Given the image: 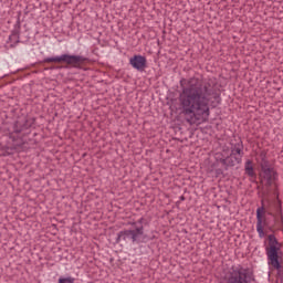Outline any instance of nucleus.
I'll return each instance as SVG.
<instances>
[{
  "mask_svg": "<svg viewBox=\"0 0 283 283\" xmlns=\"http://www.w3.org/2000/svg\"><path fill=\"white\" fill-rule=\"evenodd\" d=\"M275 169L269 166V161H263L261 164V182H264L265 187H271L275 182Z\"/></svg>",
  "mask_w": 283,
  "mask_h": 283,
  "instance_id": "7",
  "label": "nucleus"
},
{
  "mask_svg": "<svg viewBox=\"0 0 283 283\" xmlns=\"http://www.w3.org/2000/svg\"><path fill=\"white\" fill-rule=\"evenodd\" d=\"M247 270L242 266H232L224 277L226 283H249Z\"/></svg>",
  "mask_w": 283,
  "mask_h": 283,
  "instance_id": "6",
  "label": "nucleus"
},
{
  "mask_svg": "<svg viewBox=\"0 0 283 283\" xmlns=\"http://www.w3.org/2000/svg\"><path fill=\"white\" fill-rule=\"evenodd\" d=\"M143 222H145V218H140L137 222H130L135 230H124L120 231L117 235V241L119 240H127V238H132L133 242L138 240V237L145 233V228L143 227Z\"/></svg>",
  "mask_w": 283,
  "mask_h": 283,
  "instance_id": "5",
  "label": "nucleus"
},
{
  "mask_svg": "<svg viewBox=\"0 0 283 283\" xmlns=\"http://www.w3.org/2000/svg\"><path fill=\"white\" fill-rule=\"evenodd\" d=\"M59 283H74V277L69 276V277H60Z\"/></svg>",
  "mask_w": 283,
  "mask_h": 283,
  "instance_id": "13",
  "label": "nucleus"
},
{
  "mask_svg": "<svg viewBox=\"0 0 283 283\" xmlns=\"http://www.w3.org/2000/svg\"><path fill=\"white\" fill-rule=\"evenodd\" d=\"M231 157H232V158L234 157L235 163H237L238 165H240V163H242V148L235 147V148L232 150Z\"/></svg>",
  "mask_w": 283,
  "mask_h": 283,
  "instance_id": "11",
  "label": "nucleus"
},
{
  "mask_svg": "<svg viewBox=\"0 0 283 283\" xmlns=\"http://www.w3.org/2000/svg\"><path fill=\"white\" fill-rule=\"evenodd\" d=\"M182 92L179 101L182 107H218L220 105V85L209 80L199 85L198 78L181 80Z\"/></svg>",
  "mask_w": 283,
  "mask_h": 283,
  "instance_id": "1",
  "label": "nucleus"
},
{
  "mask_svg": "<svg viewBox=\"0 0 283 283\" xmlns=\"http://www.w3.org/2000/svg\"><path fill=\"white\" fill-rule=\"evenodd\" d=\"M264 227H266V208L262 200V206L256 209V231L260 238H264Z\"/></svg>",
  "mask_w": 283,
  "mask_h": 283,
  "instance_id": "8",
  "label": "nucleus"
},
{
  "mask_svg": "<svg viewBox=\"0 0 283 283\" xmlns=\"http://www.w3.org/2000/svg\"><path fill=\"white\" fill-rule=\"evenodd\" d=\"M185 119L189 125H202L209 119V108L191 107L184 111Z\"/></svg>",
  "mask_w": 283,
  "mask_h": 283,
  "instance_id": "2",
  "label": "nucleus"
},
{
  "mask_svg": "<svg viewBox=\"0 0 283 283\" xmlns=\"http://www.w3.org/2000/svg\"><path fill=\"white\" fill-rule=\"evenodd\" d=\"M268 240L270 245L269 248H266L269 264H271L273 269H276V271H280V269H282V264L280 263V243L273 234H270L268 237Z\"/></svg>",
  "mask_w": 283,
  "mask_h": 283,
  "instance_id": "3",
  "label": "nucleus"
},
{
  "mask_svg": "<svg viewBox=\"0 0 283 283\" xmlns=\"http://www.w3.org/2000/svg\"><path fill=\"white\" fill-rule=\"evenodd\" d=\"M180 199H181V200H185V197H184V196H181V197H180Z\"/></svg>",
  "mask_w": 283,
  "mask_h": 283,
  "instance_id": "16",
  "label": "nucleus"
},
{
  "mask_svg": "<svg viewBox=\"0 0 283 283\" xmlns=\"http://www.w3.org/2000/svg\"><path fill=\"white\" fill-rule=\"evenodd\" d=\"M245 174L247 176H249L250 178H255V170L253 169V161L248 160L245 163Z\"/></svg>",
  "mask_w": 283,
  "mask_h": 283,
  "instance_id": "12",
  "label": "nucleus"
},
{
  "mask_svg": "<svg viewBox=\"0 0 283 283\" xmlns=\"http://www.w3.org/2000/svg\"><path fill=\"white\" fill-rule=\"evenodd\" d=\"M269 216H273V212H268Z\"/></svg>",
  "mask_w": 283,
  "mask_h": 283,
  "instance_id": "15",
  "label": "nucleus"
},
{
  "mask_svg": "<svg viewBox=\"0 0 283 283\" xmlns=\"http://www.w3.org/2000/svg\"><path fill=\"white\" fill-rule=\"evenodd\" d=\"M86 61L87 59L84 56L70 54L44 59V63H66V65H71V67H81V65Z\"/></svg>",
  "mask_w": 283,
  "mask_h": 283,
  "instance_id": "4",
  "label": "nucleus"
},
{
  "mask_svg": "<svg viewBox=\"0 0 283 283\" xmlns=\"http://www.w3.org/2000/svg\"><path fill=\"white\" fill-rule=\"evenodd\" d=\"M34 125V118L30 117H19L15 124L13 125V134H21V132H25V129H30Z\"/></svg>",
  "mask_w": 283,
  "mask_h": 283,
  "instance_id": "9",
  "label": "nucleus"
},
{
  "mask_svg": "<svg viewBox=\"0 0 283 283\" xmlns=\"http://www.w3.org/2000/svg\"><path fill=\"white\" fill-rule=\"evenodd\" d=\"M130 65L138 70V72H145V67H147V57L143 55H134L129 60Z\"/></svg>",
  "mask_w": 283,
  "mask_h": 283,
  "instance_id": "10",
  "label": "nucleus"
},
{
  "mask_svg": "<svg viewBox=\"0 0 283 283\" xmlns=\"http://www.w3.org/2000/svg\"><path fill=\"white\" fill-rule=\"evenodd\" d=\"M275 222H277V217H274Z\"/></svg>",
  "mask_w": 283,
  "mask_h": 283,
  "instance_id": "17",
  "label": "nucleus"
},
{
  "mask_svg": "<svg viewBox=\"0 0 283 283\" xmlns=\"http://www.w3.org/2000/svg\"><path fill=\"white\" fill-rule=\"evenodd\" d=\"M279 213H280V216H281V220H280V222H277V224H279L280 229H282V228H283V216H282V210H280V211H279Z\"/></svg>",
  "mask_w": 283,
  "mask_h": 283,
  "instance_id": "14",
  "label": "nucleus"
}]
</instances>
